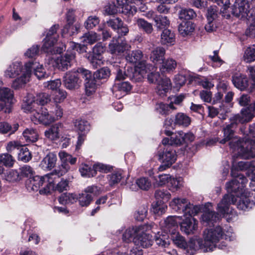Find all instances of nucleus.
<instances>
[{"label": "nucleus", "mask_w": 255, "mask_h": 255, "mask_svg": "<svg viewBox=\"0 0 255 255\" xmlns=\"http://www.w3.org/2000/svg\"><path fill=\"white\" fill-rule=\"evenodd\" d=\"M250 161H241L238 163L233 162L231 175L234 178L226 183V188L229 194H233L239 200L237 207L242 210L246 211L255 205V200H251V193L245 188L248 182L247 179L239 173V170H248L250 173Z\"/></svg>", "instance_id": "nucleus-1"}, {"label": "nucleus", "mask_w": 255, "mask_h": 255, "mask_svg": "<svg viewBox=\"0 0 255 255\" xmlns=\"http://www.w3.org/2000/svg\"><path fill=\"white\" fill-rule=\"evenodd\" d=\"M234 237L233 234L229 232L225 234L221 227L217 226L205 230L204 242L200 238H191L187 243V247L185 250L192 255L199 249L204 252L213 251L216 248L223 250L227 245V242L233 241Z\"/></svg>", "instance_id": "nucleus-2"}, {"label": "nucleus", "mask_w": 255, "mask_h": 255, "mask_svg": "<svg viewBox=\"0 0 255 255\" xmlns=\"http://www.w3.org/2000/svg\"><path fill=\"white\" fill-rule=\"evenodd\" d=\"M59 26L58 24L53 25L48 30L46 34V36L44 39V43L42 47V51L46 53L49 55H54L57 54H61L65 50L66 46H69L67 44L62 47L55 46V44L57 42L58 35L56 32L58 29ZM75 57V52L74 50L70 51L68 49L67 52L60 57H58L55 59V62L56 67L62 71L67 70L71 65L72 61Z\"/></svg>", "instance_id": "nucleus-3"}, {"label": "nucleus", "mask_w": 255, "mask_h": 255, "mask_svg": "<svg viewBox=\"0 0 255 255\" xmlns=\"http://www.w3.org/2000/svg\"><path fill=\"white\" fill-rule=\"evenodd\" d=\"M239 200L234 197L233 194H227L224 195L221 201L218 204L217 210L220 215L216 212L209 208L211 206L210 203L205 205L201 217V222L204 225L211 226L218 221L221 216H225V214L232 213L233 211L230 207L231 204H235L238 203Z\"/></svg>", "instance_id": "nucleus-4"}, {"label": "nucleus", "mask_w": 255, "mask_h": 255, "mask_svg": "<svg viewBox=\"0 0 255 255\" xmlns=\"http://www.w3.org/2000/svg\"><path fill=\"white\" fill-rule=\"evenodd\" d=\"M250 134L243 140L240 137H234L229 142L231 149L237 151L243 158L255 156V123L250 126Z\"/></svg>", "instance_id": "nucleus-5"}, {"label": "nucleus", "mask_w": 255, "mask_h": 255, "mask_svg": "<svg viewBox=\"0 0 255 255\" xmlns=\"http://www.w3.org/2000/svg\"><path fill=\"white\" fill-rule=\"evenodd\" d=\"M232 14L241 19H246L250 25L246 34L255 37V14L251 11L248 0H236L233 5Z\"/></svg>", "instance_id": "nucleus-6"}, {"label": "nucleus", "mask_w": 255, "mask_h": 255, "mask_svg": "<svg viewBox=\"0 0 255 255\" xmlns=\"http://www.w3.org/2000/svg\"><path fill=\"white\" fill-rule=\"evenodd\" d=\"M243 109L240 114L234 115L230 118V124L227 125L224 128V138L220 140V143L222 144L225 143L227 141L229 142L234 137V129L236 128L239 124H244L250 122L254 117L253 108Z\"/></svg>", "instance_id": "nucleus-7"}, {"label": "nucleus", "mask_w": 255, "mask_h": 255, "mask_svg": "<svg viewBox=\"0 0 255 255\" xmlns=\"http://www.w3.org/2000/svg\"><path fill=\"white\" fill-rule=\"evenodd\" d=\"M57 178L55 174L52 172L44 176L38 175L29 177L26 181L29 188L34 191H38L41 186L44 187L39 190L41 194H46L50 193L51 190L54 188V184L56 179Z\"/></svg>", "instance_id": "nucleus-8"}, {"label": "nucleus", "mask_w": 255, "mask_h": 255, "mask_svg": "<svg viewBox=\"0 0 255 255\" xmlns=\"http://www.w3.org/2000/svg\"><path fill=\"white\" fill-rule=\"evenodd\" d=\"M170 207L175 211L184 215H196L202 209L200 205L191 204L184 198H175L170 202Z\"/></svg>", "instance_id": "nucleus-9"}, {"label": "nucleus", "mask_w": 255, "mask_h": 255, "mask_svg": "<svg viewBox=\"0 0 255 255\" xmlns=\"http://www.w3.org/2000/svg\"><path fill=\"white\" fill-rule=\"evenodd\" d=\"M50 101V96L46 93L39 94L36 99L32 94H28L24 98L22 108L25 112H32L35 109H40V106L44 105Z\"/></svg>", "instance_id": "nucleus-10"}, {"label": "nucleus", "mask_w": 255, "mask_h": 255, "mask_svg": "<svg viewBox=\"0 0 255 255\" xmlns=\"http://www.w3.org/2000/svg\"><path fill=\"white\" fill-rule=\"evenodd\" d=\"M126 60L130 63L135 64V72L134 76L136 74L137 71L139 73V77L138 78L140 80L143 75L146 73V62L143 57L142 52L140 50H135L128 53L126 56Z\"/></svg>", "instance_id": "nucleus-11"}, {"label": "nucleus", "mask_w": 255, "mask_h": 255, "mask_svg": "<svg viewBox=\"0 0 255 255\" xmlns=\"http://www.w3.org/2000/svg\"><path fill=\"white\" fill-rule=\"evenodd\" d=\"M100 39V36L98 35L96 32L91 31L85 33L81 37V42L84 43L83 45L73 41L67 43V44L72 50H76L79 53H83L86 51L85 44H93Z\"/></svg>", "instance_id": "nucleus-12"}, {"label": "nucleus", "mask_w": 255, "mask_h": 255, "mask_svg": "<svg viewBox=\"0 0 255 255\" xmlns=\"http://www.w3.org/2000/svg\"><path fill=\"white\" fill-rule=\"evenodd\" d=\"M156 226L154 223H151L142 225L138 227H131L127 229L123 235V240L126 243H129L137 236V235L143 233L144 231H150Z\"/></svg>", "instance_id": "nucleus-13"}, {"label": "nucleus", "mask_w": 255, "mask_h": 255, "mask_svg": "<svg viewBox=\"0 0 255 255\" xmlns=\"http://www.w3.org/2000/svg\"><path fill=\"white\" fill-rule=\"evenodd\" d=\"M59 156L62 162L61 165L58 167V169L53 171L57 178H59L68 171L70 169L68 163L74 165L77 161L76 157H73L71 155L65 151L59 152Z\"/></svg>", "instance_id": "nucleus-14"}, {"label": "nucleus", "mask_w": 255, "mask_h": 255, "mask_svg": "<svg viewBox=\"0 0 255 255\" xmlns=\"http://www.w3.org/2000/svg\"><path fill=\"white\" fill-rule=\"evenodd\" d=\"M31 63H26L23 66L20 62H15L7 68L4 71V76L6 78H13L24 73L27 69H31Z\"/></svg>", "instance_id": "nucleus-15"}, {"label": "nucleus", "mask_w": 255, "mask_h": 255, "mask_svg": "<svg viewBox=\"0 0 255 255\" xmlns=\"http://www.w3.org/2000/svg\"><path fill=\"white\" fill-rule=\"evenodd\" d=\"M31 113L33 115L31 117V121L35 124H42L44 125H48L54 122L53 116L50 115L47 110L40 107V109H35Z\"/></svg>", "instance_id": "nucleus-16"}, {"label": "nucleus", "mask_w": 255, "mask_h": 255, "mask_svg": "<svg viewBox=\"0 0 255 255\" xmlns=\"http://www.w3.org/2000/svg\"><path fill=\"white\" fill-rule=\"evenodd\" d=\"M157 152L159 160L161 162L173 164L177 159V154L174 147L169 144H163Z\"/></svg>", "instance_id": "nucleus-17"}, {"label": "nucleus", "mask_w": 255, "mask_h": 255, "mask_svg": "<svg viewBox=\"0 0 255 255\" xmlns=\"http://www.w3.org/2000/svg\"><path fill=\"white\" fill-rule=\"evenodd\" d=\"M78 72L81 73L83 78H85V91L87 96H90L95 93L96 89V79L93 76L92 72L83 68L78 69Z\"/></svg>", "instance_id": "nucleus-18"}, {"label": "nucleus", "mask_w": 255, "mask_h": 255, "mask_svg": "<svg viewBox=\"0 0 255 255\" xmlns=\"http://www.w3.org/2000/svg\"><path fill=\"white\" fill-rule=\"evenodd\" d=\"M232 82L234 86L242 91L253 92L255 89H251V82L246 75L241 73H235L232 76Z\"/></svg>", "instance_id": "nucleus-19"}, {"label": "nucleus", "mask_w": 255, "mask_h": 255, "mask_svg": "<svg viewBox=\"0 0 255 255\" xmlns=\"http://www.w3.org/2000/svg\"><path fill=\"white\" fill-rule=\"evenodd\" d=\"M78 70L77 72H69L63 77V84L67 89L73 90L78 89L81 83Z\"/></svg>", "instance_id": "nucleus-20"}, {"label": "nucleus", "mask_w": 255, "mask_h": 255, "mask_svg": "<svg viewBox=\"0 0 255 255\" xmlns=\"http://www.w3.org/2000/svg\"><path fill=\"white\" fill-rule=\"evenodd\" d=\"M195 215H184V219L180 223V229L186 234H194L198 228V221L193 216Z\"/></svg>", "instance_id": "nucleus-21"}, {"label": "nucleus", "mask_w": 255, "mask_h": 255, "mask_svg": "<svg viewBox=\"0 0 255 255\" xmlns=\"http://www.w3.org/2000/svg\"><path fill=\"white\" fill-rule=\"evenodd\" d=\"M0 101L5 104L4 112L10 113L12 111L13 104V92L8 88L0 87Z\"/></svg>", "instance_id": "nucleus-22"}, {"label": "nucleus", "mask_w": 255, "mask_h": 255, "mask_svg": "<svg viewBox=\"0 0 255 255\" xmlns=\"http://www.w3.org/2000/svg\"><path fill=\"white\" fill-rule=\"evenodd\" d=\"M165 133L166 135L171 136L170 138L168 137L163 138L162 140V143L163 144H169L172 147L174 146H178L183 144L182 131H179L175 134H173L170 130H165Z\"/></svg>", "instance_id": "nucleus-23"}, {"label": "nucleus", "mask_w": 255, "mask_h": 255, "mask_svg": "<svg viewBox=\"0 0 255 255\" xmlns=\"http://www.w3.org/2000/svg\"><path fill=\"white\" fill-rule=\"evenodd\" d=\"M64 131L63 125L58 123L52 125L44 132L45 137L51 140H56L59 139Z\"/></svg>", "instance_id": "nucleus-24"}, {"label": "nucleus", "mask_w": 255, "mask_h": 255, "mask_svg": "<svg viewBox=\"0 0 255 255\" xmlns=\"http://www.w3.org/2000/svg\"><path fill=\"white\" fill-rule=\"evenodd\" d=\"M130 46L125 41L120 42L118 39L113 38L109 45V51L112 54H119L130 49Z\"/></svg>", "instance_id": "nucleus-25"}, {"label": "nucleus", "mask_w": 255, "mask_h": 255, "mask_svg": "<svg viewBox=\"0 0 255 255\" xmlns=\"http://www.w3.org/2000/svg\"><path fill=\"white\" fill-rule=\"evenodd\" d=\"M148 231H144L143 233L137 235V236L133 239L134 244L143 248H147L151 246L153 243L152 236L146 233Z\"/></svg>", "instance_id": "nucleus-26"}, {"label": "nucleus", "mask_w": 255, "mask_h": 255, "mask_svg": "<svg viewBox=\"0 0 255 255\" xmlns=\"http://www.w3.org/2000/svg\"><path fill=\"white\" fill-rule=\"evenodd\" d=\"M155 88L156 93L160 97H164L171 90V82L170 79L162 76V79L157 83Z\"/></svg>", "instance_id": "nucleus-27"}, {"label": "nucleus", "mask_w": 255, "mask_h": 255, "mask_svg": "<svg viewBox=\"0 0 255 255\" xmlns=\"http://www.w3.org/2000/svg\"><path fill=\"white\" fill-rule=\"evenodd\" d=\"M132 0H117V5L119 13H122L126 15H133L136 12V8L134 6H131L130 4Z\"/></svg>", "instance_id": "nucleus-28"}, {"label": "nucleus", "mask_w": 255, "mask_h": 255, "mask_svg": "<svg viewBox=\"0 0 255 255\" xmlns=\"http://www.w3.org/2000/svg\"><path fill=\"white\" fill-rule=\"evenodd\" d=\"M30 76L31 69H27L24 73H22V75L13 81L11 87L15 90L22 88L29 81Z\"/></svg>", "instance_id": "nucleus-29"}, {"label": "nucleus", "mask_w": 255, "mask_h": 255, "mask_svg": "<svg viewBox=\"0 0 255 255\" xmlns=\"http://www.w3.org/2000/svg\"><path fill=\"white\" fill-rule=\"evenodd\" d=\"M179 217L176 216H169L163 222L164 226L161 225V230L164 232L169 233L170 234L172 232H176L175 229L177 227V218Z\"/></svg>", "instance_id": "nucleus-30"}, {"label": "nucleus", "mask_w": 255, "mask_h": 255, "mask_svg": "<svg viewBox=\"0 0 255 255\" xmlns=\"http://www.w3.org/2000/svg\"><path fill=\"white\" fill-rule=\"evenodd\" d=\"M194 29V24L189 20H183L178 26L179 33L183 37L191 35Z\"/></svg>", "instance_id": "nucleus-31"}, {"label": "nucleus", "mask_w": 255, "mask_h": 255, "mask_svg": "<svg viewBox=\"0 0 255 255\" xmlns=\"http://www.w3.org/2000/svg\"><path fill=\"white\" fill-rule=\"evenodd\" d=\"M56 160L57 158L55 154L49 153L41 161L40 167L43 170H50L54 167Z\"/></svg>", "instance_id": "nucleus-32"}, {"label": "nucleus", "mask_w": 255, "mask_h": 255, "mask_svg": "<svg viewBox=\"0 0 255 255\" xmlns=\"http://www.w3.org/2000/svg\"><path fill=\"white\" fill-rule=\"evenodd\" d=\"M170 238L173 244L177 247L185 250L187 247V242L185 239L178 232L171 233Z\"/></svg>", "instance_id": "nucleus-33"}, {"label": "nucleus", "mask_w": 255, "mask_h": 255, "mask_svg": "<svg viewBox=\"0 0 255 255\" xmlns=\"http://www.w3.org/2000/svg\"><path fill=\"white\" fill-rule=\"evenodd\" d=\"M165 50L162 47H157L152 50L150 55V60L154 64L163 60Z\"/></svg>", "instance_id": "nucleus-34"}, {"label": "nucleus", "mask_w": 255, "mask_h": 255, "mask_svg": "<svg viewBox=\"0 0 255 255\" xmlns=\"http://www.w3.org/2000/svg\"><path fill=\"white\" fill-rule=\"evenodd\" d=\"M169 238L168 233L161 230L155 235V241L158 246L166 248L169 245Z\"/></svg>", "instance_id": "nucleus-35"}, {"label": "nucleus", "mask_w": 255, "mask_h": 255, "mask_svg": "<svg viewBox=\"0 0 255 255\" xmlns=\"http://www.w3.org/2000/svg\"><path fill=\"white\" fill-rule=\"evenodd\" d=\"M177 62L172 58H168L162 60L160 70L162 72H170L173 71L176 68Z\"/></svg>", "instance_id": "nucleus-36"}, {"label": "nucleus", "mask_w": 255, "mask_h": 255, "mask_svg": "<svg viewBox=\"0 0 255 255\" xmlns=\"http://www.w3.org/2000/svg\"><path fill=\"white\" fill-rule=\"evenodd\" d=\"M24 139L27 142H35L38 139V134L37 130L33 128H26L22 132Z\"/></svg>", "instance_id": "nucleus-37"}, {"label": "nucleus", "mask_w": 255, "mask_h": 255, "mask_svg": "<svg viewBox=\"0 0 255 255\" xmlns=\"http://www.w3.org/2000/svg\"><path fill=\"white\" fill-rule=\"evenodd\" d=\"M175 42V35L171 30L165 29L161 34V42L164 45H173Z\"/></svg>", "instance_id": "nucleus-38"}, {"label": "nucleus", "mask_w": 255, "mask_h": 255, "mask_svg": "<svg viewBox=\"0 0 255 255\" xmlns=\"http://www.w3.org/2000/svg\"><path fill=\"white\" fill-rule=\"evenodd\" d=\"M28 63H31V72L33 69L34 71V74L38 79L48 77V75L46 74L43 66L40 65L38 63L34 62L33 61H29Z\"/></svg>", "instance_id": "nucleus-39"}, {"label": "nucleus", "mask_w": 255, "mask_h": 255, "mask_svg": "<svg viewBox=\"0 0 255 255\" xmlns=\"http://www.w3.org/2000/svg\"><path fill=\"white\" fill-rule=\"evenodd\" d=\"M19 125L14 124L11 126L6 122H0V133L6 134L9 133V134L14 133L18 128Z\"/></svg>", "instance_id": "nucleus-40"}, {"label": "nucleus", "mask_w": 255, "mask_h": 255, "mask_svg": "<svg viewBox=\"0 0 255 255\" xmlns=\"http://www.w3.org/2000/svg\"><path fill=\"white\" fill-rule=\"evenodd\" d=\"M190 123V118L184 113H178L175 117L174 124L176 125L187 127Z\"/></svg>", "instance_id": "nucleus-41"}, {"label": "nucleus", "mask_w": 255, "mask_h": 255, "mask_svg": "<svg viewBox=\"0 0 255 255\" xmlns=\"http://www.w3.org/2000/svg\"><path fill=\"white\" fill-rule=\"evenodd\" d=\"M167 208V206L166 205L161 201H157L152 204L151 212L154 214L160 216L165 212Z\"/></svg>", "instance_id": "nucleus-42"}, {"label": "nucleus", "mask_w": 255, "mask_h": 255, "mask_svg": "<svg viewBox=\"0 0 255 255\" xmlns=\"http://www.w3.org/2000/svg\"><path fill=\"white\" fill-rule=\"evenodd\" d=\"M75 128L78 133L87 134L90 130V125L84 120H76L75 122Z\"/></svg>", "instance_id": "nucleus-43"}, {"label": "nucleus", "mask_w": 255, "mask_h": 255, "mask_svg": "<svg viewBox=\"0 0 255 255\" xmlns=\"http://www.w3.org/2000/svg\"><path fill=\"white\" fill-rule=\"evenodd\" d=\"M111 75V71L107 67H105L97 70L93 76L97 80H107Z\"/></svg>", "instance_id": "nucleus-44"}, {"label": "nucleus", "mask_w": 255, "mask_h": 255, "mask_svg": "<svg viewBox=\"0 0 255 255\" xmlns=\"http://www.w3.org/2000/svg\"><path fill=\"white\" fill-rule=\"evenodd\" d=\"M183 184V179L181 177H171L168 181V187L172 192H176L178 190Z\"/></svg>", "instance_id": "nucleus-45"}, {"label": "nucleus", "mask_w": 255, "mask_h": 255, "mask_svg": "<svg viewBox=\"0 0 255 255\" xmlns=\"http://www.w3.org/2000/svg\"><path fill=\"white\" fill-rule=\"evenodd\" d=\"M32 158V155L28 148L22 145L18 153V159L19 160L24 162L29 161Z\"/></svg>", "instance_id": "nucleus-46"}, {"label": "nucleus", "mask_w": 255, "mask_h": 255, "mask_svg": "<svg viewBox=\"0 0 255 255\" xmlns=\"http://www.w3.org/2000/svg\"><path fill=\"white\" fill-rule=\"evenodd\" d=\"M193 82L199 83L203 88L206 89H210L214 86V85L206 79H201L198 75L190 76L189 82L192 83Z\"/></svg>", "instance_id": "nucleus-47"}, {"label": "nucleus", "mask_w": 255, "mask_h": 255, "mask_svg": "<svg viewBox=\"0 0 255 255\" xmlns=\"http://www.w3.org/2000/svg\"><path fill=\"white\" fill-rule=\"evenodd\" d=\"M78 197L76 194L72 193H65L61 195L59 201L62 204L73 203L77 201Z\"/></svg>", "instance_id": "nucleus-48"}, {"label": "nucleus", "mask_w": 255, "mask_h": 255, "mask_svg": "<svg viewBox=\"0 0 255 255\" xmlns=\"http://www.w3.org/2000/svg\"><path fill=\"white\" fill-rule=\"evenodd\" d=\"M243 58L244 61L247 63H251L255 61V45L247 48Z\"/></svg>", "instance_id": "nucleus-49"}, {"label": "nucleus", "mask_w": 255, "mask_h": 255, "mask_svg": "<svg viewBox=\"0 0 255 255\" xmlns=\"http://www.w3.org/2000/svg\"><path fill=\"white\" fill-rule=\"evenodd\" d=\"M155 197L158 201L164 203L167 202L171 197L170 193L166 190H157L155 192Z\"/></svg>", "instance_id": "nucleus-50"}, {"label": "nucleus", "mask_w": 255, "mask_h": 255, "mask_svg": "<svg viewBox=\"0 0 255 255\" xmlns=\"http://www.w3.org/2000/svg\"><path fill=\"white\" fill-rule=\"evenodd\" d=\"M131 86L128 82H120L115 83L114 89L117 92H123L125 95L131 90Z\"/></svg>", "instance_id": "nucleus-51"}, {"label": "nucleus", "mask_w": 255, "mask_h": 255, "mask_svg": "<svg viewBox=\"0 0 255 255\" xmlns=\"http://www.w3.org/2000/svg\"><path fill=\"white\" fill-rule=\"evenodd\" d=\"M175 109L173 104H165L162 103L157 104L156 107L157 111L161 115H167L170 110H173Z\"/></svg>", "instance_id": "nucleus-52"}, {"label": "nucleus", "mask_w": 255, "mask_h": 255, "mask_svg": "<svg viewBox=\"0 0 255 255\" xmlns=\"http://www.w3.org/2000/svg\"><path fill=\"white\" fill-rule=\"evenodd\" d=\"M196 14L193 9L191 8L182 9L179 12V17L181 19L187 20L196 17Z\"/></svg>", "instance_id": "nucleus-53"}, {"label": "nucleus", "mask_w": 255, "mask_h": 255, "mask_svg": "<svg viewBox=\"0 0 255 255\" xmlns=\"http://www.w3.org/2000/svg\"><path fill=\"white\" fill-rule=\"evenodd\" d=\"M86 57L94 68H97L103 64L102 56L88 54Z\"/></svg>", "instance_id": "nucleus-54"}, {"label": "nucleus", "mask_w": 255, "mask_h": 255, "mask_svg": "<svg viewBox=\"0 0 255 255\" xmlns=\"http://www.w3.org/2000/svg\"><path fill=\"white\" fill-rule=\"evenodd\" d=\"M78 199L80 206L82 207L88 206L92 201L93 197L91 194L84 192L79 195Z\"/></svg>", "instance_id": "nucleus-55"}, {"label": "nucleus", "mask_w": 255, "mask_h": 255, "mask_svg": "<svg viewBox=\"0 0 255 255\" xmlns=\"http://www.w3.org/2000/svg\"><path fill=\"white\" fill-rule=\"evenodd\" d=\"M154 20L158 28L162 29L169 24V21L167 17L162 15H155Z\"/></svg>", "instance_id": "nucleus-56"}, {"label": "nucleus", "mask_w": 255, "mask_h": 255, "mask_svg": "<svg viewBox=\"0 0 255 255\" xmlns=\"http://www.w3.org/2000/svg\"><path fill=\"white\" fill-rule=\"evenodd\" d=\"M79 171L83 177H91L95 176V171H94L93 167L92 168L87 164L82 165Z\"/></svg>", "instance_id": "nucleus-57"}, {"label": "nucleus", "mask_w": 255, "mask_h": 255, "mask_svg": "<svg viewBox=\"0 0 255 255\" xmlns=\"http://www.w3.org/2000/svg\"><path fill=\"white\" fill-rule=\"evenodd\" d=\"M136 23L139 28H142L148 34L151 33L153 31L152 24L143 19H138L136 21Z\"/></svg>", "instance_id": "nucleus-58"}, {"label": "nucleus", "mask_w": 255, "mask_h": 255, "mask_svg": "<svg viewBox=\"0 0 255 255\" xmlns=\"http://www.w3.org/2000/svg\"><path fill=\"white\" fill-rule=\"evenodd\" d=\"M22 145L20 141L12 140L7 143L5 148L8 152L13 153L15 150H19Z\"/></svg>", "instance_id": "nucleus-59"}, {"label": "nucleus", "mask_w": 255, "mask_h": 255, "mask_svg": "<svg viewBox=\"0 0 255 255\" xmlns=\"http://www.w3.org/2000/svg\"><path fill=\"white\" fill-rule=\"evenodd\" d=\"M79 28L80 25L78 24L75 25L70 24V26L67 24L62 30V35L64 36L66 33H69L70 35H73L77 33Z\"/></svg>", "instance_id": "nucleus-60"}, {"label": "nucleus", "mask_w": 255, "mask_h": 255, "mask_svg": "<svg viewBox=\"0 0 255 255\" xmlns=\"http://www.w3.org/2000/svg\"><path fill=\"white\" fill-rule=\"evenodd\" d=\"M136 184L140 189L143 190H148L151 186V181L146 177H142L137 179Z\"/></svg>", "instance_id": "nucleus-61"}, {"label": "nucleus", "mask_w": 255, "mask_h": 255, "mask_svg": "<svg viewBox=\"0 0 255 255\" xmlns=\"http://www.w3.org/2000/svg\"><path fill=\"white\" fill-rule=\"evenodd\" d=\"M147 213V208L143 205L138 208L134 215V218L138 221H142L146 217Z\"/></svg>", "instance_id": "nucleus-62"}, {"label": "nucleus", "mask_w": 255, "mask_h": 255, "mask_svg": "<svg viewBox=\"0 0 255 255\" xmlns=\"http://www.w3.org/2000/svg\"><path fill=\"white\" fill-rule=\"evenodd\" d=\"M108 180L109 184L113 185L119 183L123 177L121 171H116L108 175Z\"/></svg>", "instance_id": "nucleus-63"}, {"label": "nucleus", "mask_w": 255, "mask_h": 255, "mask_svg": "<svg viewBox=\"0 0 255 255\" xmlns=\"http://www.w3.org/2000/svg\"><path fill=\"white\" fill-rule=\"evenodd\" d=\"M100 20L96 16H90L88 17L85 22V26L86 29H90L93 28L99 23Z\"/></svg>", "instance_id": "nucleus-64"}]
</instances>
